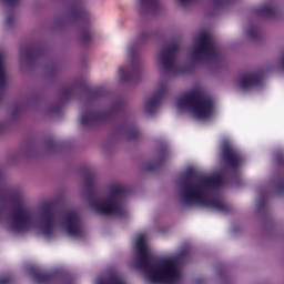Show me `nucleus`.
I'll return each instance as SVG.
<instances>
[{
    "instance_id": "nucleus-1",
    "label": "nucleus",
    "mask_w": 284,
    "mask_h": 284,
    "mask_svg": "<svg viewBox=\"0 0 284 284\" xmlns=\"http://www.w3.org/2000/svg\"><path fill=\"white\" fill-rule=\"evenodd\" d=\"M134 247L140 256V265L146 283L176 284L181 281L179 256H164L152 261V251L144 234L135 237Z\"/></svg>"
},
{
    "instance_id": "nucleus-2",
    "label": "nucleus",
    "mask_w": 284,
    "mask_h": 284,
    "mask_svg": "<svg viewBox=\"0 0 284 284\" xmlns=\"http://www.w3.org/2000/svg\"><path fill=\"white\" fill-rule=\"evenodd\" d=\"M221 183H223L221 175L202 178L197 184L187 185L183 189L182 203L184 205H201L202 207L223 210V202L210 196L212 187H219Z\"/></svg>"
},
{
    "instance_id": "nucleus-3",
    "label": "nucleus",
    "mask_w": 284,
    "mask_h": 284,
    "mask_svg": "<svg viewBox=\"0 0 284 284\" xmlns=\"http://www.w3.org/2000/svg\"><path fill=\"white\" fill-rule=\"evenodd\" d=\"M57 225V215L48 214L39 223H34V220L26 210H19L8 220L7 227L11 232L21 233L28 232L34 227L38 230L39 234L50 239L54 232V226Z\"/></svg>"
},
{
    "instance_id": "nucleus-4",
    "label": "nucleus",
    "mask_w": 284,
    "mask_h": 284,
    "mask_svg": "<svg viewBox=\"0 0 284 284\" xmlns=\"http://www.w3.org/2000/svg\"><path fill=\"white\" fill-rule=\"evenodd\" d=\"M175 108L179 112H186L200 121H205L214 114V103L203 95L201 90L190 91L182 95L176 101Z\"/></svg>"
},
{
    "instance_id": "nucleus-5",
    "label": "nucleus",
    "mask_w": 284,
    "mask_h": 284,
    "mask_svg": "<svg viewBox=\"0 0 284 284\" xmlns=\"http://www.w3.org/2000/svg\"><path fill=\"white\" fill-rule=\"evenodd\" d=\"M93 210L99 214H106L109 216H121L123 207L119 203V193L111 195L108 199L100 200L93 204Z\"/></svg>"
},
{
    "instance_id": "nucleus-6",
    "label": "nucleus",
    "mask_w": 284,
    "mask_h": 284,
    "mask_svg": "<svg viewBox=\"0 0 284 284\" xmlns=\"http://www.w3.org/2000/svg\"><path fill=\"white\" fill-rule=\"evenodd\" d=\"M60 226L69 234L70 236H79L81 234V229L79 227V219L77 214L70 213L62 219Z\"/></svg>"
},
{
    "instance_id": "nucleus-7",
    "label": "nucleus",
    "mask_w": 284,
    "mask_h": 284,
    "mask_svg": "<svg viewBox=\"0 0 284 284\" xmlns=\"http://www.w3.org/2000/svg\"><path fill=\"white\" fill-rule=\"evenodd\" d=\"M199 52H202L203 54H210L212 52V38H210V33L202 32L199 37Z\"/></svg>"
},
{
    "instance_id": "nucleus-8",
    "label": "nucleus",
    "mask_w": 284,
    "mask_h": 284,
    "mask_svg": "<svg viewBox=\"0 0 284 284\" xmlns=\"http://www.w3.org/2000/svg\"><path fill=\"white\" fill-rule=\"evenodd\" d=\"M223 155L225 156V159H227L230 165H232L233 168H236V165H239V162L241 161L239 154H236L234 149H232V146L230 145L224 146Z\"/></svg>"
},
{
    "instance_id": "nucleus-9",
    "label": "nucleus",
    "mask_w": 284,
    "mask_h": 284,
    "mask_svg": "<svg viewBox=\"0 0 284 284\" xmlns=\"http://www.w3.org/2000/svg\"><path fill=\"white\" fill-rule=\"evenodd\" d=\"M253 83H256V78L254 75H242L239 80V87L242 90H247V88H252Z\"/></svg>"
},
{
    "instance_id": "nucleus-10",
    "label": "nucleus",
    "mask_w": 284,
    "mask_h": 284,
    "mask_svg": "<svg viewBox=\"0 0 284 284\" xmlns=\"http://www.w3.org/2000/svg\"><path fill=\"white\" fill-rule=\"evenodd\" d=\"M159 61L164 68H172L174 65V57L170 53H162L159 57Z\"/></svg>"
},
{
    "instance_id": "nucleus-11",
    "label": "nucleus",
    "mask_w": 284,
    "mask_h": 284,
    "mask_svg": "<svg viewBox=\"0 0 284 284\" xmlns=\"http://www.w3.org/2000/svg\"><path fill=\"white\" fill-rule=\"evenodd\" d=\"M130 68L129 67H120L118 70V77L120 81H125L126 79H130Z\"/></svg>"
},
{
    "instance_id": "nucleus-12",
    "label": "nucleus",
    "mask_w": 284,
    "mask_h": 284,
    "mask_svg": "<svg viewBox=\"0 0 284 284\" xmlns=\"http://www.w3.org/2000/svg\"><path fill=\"white\" fill-rule=\"evenodd\" d=\"M97 284H126L120 277H112L110 280H98Z\"/></svg>"
},
{
    "instance_id": "nucleus-13",
    "label": "nucleus",
    "mask_w": 284,
    "mask_h": 284,
    "mask_svg": "<svg viewBox=\"0 0 284 284\" xmlns=\"http://www.w3.org/2000/svg\"><path fill=\"white\" fill-rule=\"evenodd\" d=\"M6 79V72L3 71V55L0 54V81Z\"/></svg>"
},
{
    "instance_id": "nucleus-14",
    "label": "nucleus",
    "mask_w": 284,
    "mask_h": 284,
    "mask_svg": "<svg viewBox=\"0 0 284 284\" xmlns=\"http://www.w3.org/2000/svg\"><path fill=\"white\" fill-rule=\"evenodd\" d=\"M90 121H92V116H85V115H83V116L81 118V123H82V125H85V124L90 123Z\"/></svg>"
},
{
    "instance_id": "nucleus-15",
    "label": "nucleus",
    "mask_w": 284,
    "mask_h": 284,
    "mask_svg": "<svg viewBox=\"0 0 284 284\" xmlns=\"http://www.w3.org/2000/svg\"><path fill=\"white\" fill-rule=\"evenodd\" d=\"M146 108L148 110H152V108H156V101L155 100H151L146 103Z\"/></svg>"
},
{
    "instance_id": "nucleus-16",
    "label": "nucleus",
    "mask_w": 284,
    "mask_h": 284,
    "mask_svg": "<svg viewBox=\"0 0 284 284\" xmlns=\"http://www.w3.org/2000/svg\"><path fill=\"white\" fill-rule=\"evenodd\" d=\"M152 0H142V3H150Z\"/></svg>"
},
{
    "instance_id": "nucleus-17",
    "label": "nucleus",
    "mask_w": 284,
    "mask_h": 284,
    "mask_svg": "<svg viewBox=\"0 0 284 284\" xmlns=\"http://www.w3.org/2000/svg\"><path fill=\"white\" fill-rule=\"evenodd\" d=\"M180 1H187V0H180Z\"/></svg>"
}]
</instances>
